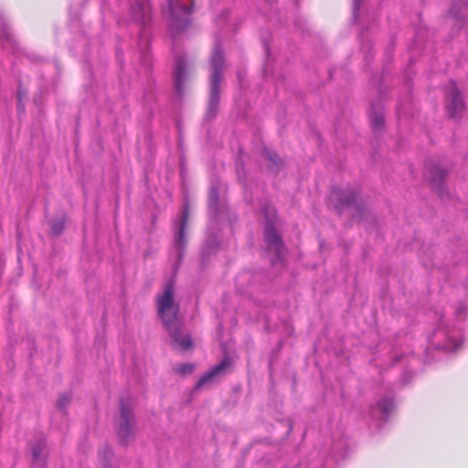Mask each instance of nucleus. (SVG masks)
I'll use <instances>...</instances> for the list:
<instances>
[{
	"mask_svg": "<svg viewBox=\"0 0 468 468\" xmlns=\"http://www.w3.org/2000/svg\"><path fill=\"white\" fill-rule=\"evenodd\" d=\"M175 279H169L162 292L156 296L157 313L167 330L171 341L181 350H188L193 343L188 333L184 331L183 321L179 316L180 304L176 302Z\"/></svg>",
	"mask_w": 468,
	"mask_h": 468,
	"instance_id": "1",
	"label": "nucleus"
},
{
	"mask_svg": "<svg viewBox=\"0 0 468 468\" xmlns=\"http://www.w3.org/2000/svg\"><path fill=\"white\" fill-rule=\"evenodd\" d=\"M224 54L219 43H217L210 58V96L206 113V120L214 119L218 113L220 101V81L223 78Z\"/></svg>",
	"mask_w": 468,
	"mask_h": 468,
	"instance_id": "2",
	"label": "nucleus"
},
{
	"mask_svg": "<svg viewBox=\"0 0 468 468\" xmlns=\"http://www.w3.org/2000/svg\"><path fill=\"white\" fill-rule=\"evenodd\" d=\"M261 211L264 214L266 219L264 227V240L266 242L268 250L273 252L275 256V258L272 260V263L275 264L277 261L282 260L285 252V247L283 245L282 237L274 228L277 213L275 208L268 204L261 207Z\"/></svg>",
	"mask_w": 468,
	"mask_h": 468,
	"instance_id": "3",
	"label": "nucleus"
},
{
	"mask_svg": "<svg viewBox=\"0 0 468 468\" xmlns=\"http://www.w3.org/2000/svg\"><path fill=\"white\" fill-rule=\"evenodd\" d=\"M170 14V29L173 37L189 25L194 0H167Z\"/></svg>",
	"mask_w": 468,
	"mask_h": 468,
	"instance_id": "4",
	"label": "nucleus"
},
{
	"mask_svg": "<svg viewBox=\"0 0 468 468\" xmlns=\"http://www.w3.org/2000/svg\"><path fill=\"white\" fill-rule=\"evenodd\" d=\"M359 187L347 186L343 188H334L331 197L335 201V207L336 210L340 211L344 207H354L357 215L362 216L366 207L359 202Z\"/></svg>",
	"mask_w": 468,
	"mask_h": 468,
	"instance_id": "5",
	"label": "nucleus"
},
{
	"mask_svg": "<svg viewBox=\"0 0 468 468\" xmlns=\"http://www.w3.org/2000/svg\"><path fill=\"white\" fill-rule=\"evenodd\" d=\"M120 406V420L116 432L121 443L127 445L133 435L134 416L132 408L123 399L121 400Z\"/></svg>",
	"mask_w": 468,
	"mask_h": 468,
	"instance_id": "6",
	"label": "nucleus"
},
{
	"mask_svg": "<svg viewBox=\"0 0 468 468\" xmlns=\"http://www.w3.org/2000/svg\"><path fill=\"white\" fill-rule=\"evenodd\" d=\"M189 217L187 205H185L181 217L175 223V233L173 239L174 250L176 253L177 263H180L184 257V251L186 244V229Z\"/></svg>",
	"mask_w": 468,
	"mask_h": 468,
	"instance_id": "7",
	"label": "nucleus"
},
{
	"mask_svg": "<svg viewBox=\"0 0 468 468\" xmlns=\"http://www.w3.org/2000/svg\"><path fill=\"white\" fill-rule=\"evenodd\" d=\"M190 63L184 54L176 55L174 68V81L176 92L181 96L185 91V83L187 80Z\"/></svg>",
	"mask_w": 468,
	"mask_h": 468,
	"instance_id": "8",
	"label": "nucleus"
},
{
	"mask_svg": "<svg viewBox=\"0 0 468 468\" xmlns=\"http://www.w3.org/2000/svg\"><path fill=\"white\" fill-rule=\"evenodd\" d=\"M448 171L438 165H431L426 167L425 176L432 184V187L438 195L443 198L448 196V191L444 186V182L448 176Z\"/></svg>",
	"mask_w": 468,
	"mask_h": 468,
	"instance_id": "9",
	"label": "nucleus"
},
{
	"mask_svg": "<svg viewBox=\"0 0 468 468\" xmlns=\"http://www.w3.org/2000/svg\"><path fill=\"white\" fill-rule=\"evenodd\" d=\"M447 112L448 115L453 119H460L461 114L464 109V102L460 90L457 89L454 82H451L450 88L447 90Z\"/></svg>",
	"mask_w": 468,
	"mask_h": 468,
	"instance_id": "10",
	"label": "nucleus"
},
{
	"mask_svg": "<svg viewBox=\"0 0 468 468\" xmlns=\"http://www.w3.org/2000/svg\"><path fill=\"white\" fill-rule=\"evenodd\" d=\"M32 465L34 468H47L48 449L46 440L38 438L30 444Z\"/></svg>",
	"mask_w": 468,
	"mask_h": 468,
	"instance_id": "11",
	"label": "nucleus"
},
{
	"mask_svg": "<svg viewBox=\"0 0 468 468\" xmlns=\"http://www.w3.org/2000/svg\"><path fill=\"white\" fill-rule=\"evenodd\" d=\"M229 365H230V358L228 357V356L224 357L220 361L219 364L212 367L209 370L205 372L199 378V379L197 380V384L195 386V388L196 389H200L203 387H205L206 385H208V384L212 383L215 380L216 378L225 374L226 369L229 367Z\"/></svg>",
	"mask_w": 468,
	"mask_h": 468,
	"instance_id": "12",
	"label": "nucleus"
},
{
	"mask_svg": "<svg viewBox=\"0 0 468 468\" xmlns=\"http://www.w3.org/2000/svg\"><path fill=\"white\" fill-rule=\"evenodd\" d=\"M150 12L151 7L149 0H135L131 6L133 18L144 25L149 20Z\"/></svg>",
	"mask_w": 468,
	"mask_h": 468,
	"instance_id": "13",
	"label": "nucleus"
},
{
	"mask_svg": "<svg viewBox=\"0 0 468 468\" xmlns=\"http://www.w3.org/2000/svg\"><path fill=\"white\" fill-rule=\"evenodd\" d=\"M394 408V403L389 399H383L371 408L372 418L387 420Z\"/></svg>",
	"mask_w": 468,
	"mask_h": 468,
	"instance_id": "14",
	"label": "nucleus"
},
{
	"mask_svg": "<svg viewBox=\"0 0 468 468\" xmlns=\"http://www.w3.org/2000/svg\"><path fill=\"white\" fill-rule=\"evenodd\" d=\"M265 153L268 160L271 162L270 169L274 173H278L283 166V160L281 159L274 152L267 150Z\"/></svg>",
	"mask_w": 468,
	"mask_h": 468,
	"instance_id": "15",
	"label": "nucleus"
},
{
	"mask_svg": "<svg viewBox=\"0 0 468 468\" xmlns=\"http://www.w3.org/2000/svg\"><path fill=\"white\" fill-rule=\"evenodd\" d=\"M219 202L218 188L216 186H212L208 193V207L215 213L218 212Z\"/></svg>",
	"mask_w": 468,
	"mask_h": 468,
	"instance_id": "16",
	"label": "nucleus"
},
{
	"mask_svg": "<svg viewBox=\"0 0 468 468\" xmlns=\"http://www.w3.org/2000/svg\"><path fill=\"white\" fill-rule=\"evenodd\" d=\"M64 219L63 218H58L54 219L50 223V231L52 235L58 236L60 235L64 230Z\"/></svg>",
	"mask_w": 468,
	"mask_h": 468,
	"instance_id": "17",
	"label": "nucleus"
},
{
	"mask_svg": "<svg viewBox=\"0 0 468 468\" xmlns=\"http://www.w3.org/2000/svg\"><path fill=\"white\" fill-rule=\"evenodd\" d=\"M71 396L70 394H61L57 401V409L61 410L63 413L66 412V410L70 402Z\"/></svg>",
	"mask_w": 468,
	"mask_h": 468,
	"instance_id": "18",
	"label": "nucleus"
},
{
	"mask_svg": "<svg viewBox=\"0 0 468 468\" xmlns=\"http://www.w3.org/2000/svg\"><path fill=\"white\" fill-rule=\"evenodd\" d=\"M371 123L374 130H379L384 125V116L381 112H373Z\"/></svg>",
	"mask_w": 468,
	"mask_h": 468,
	"instance_id": "19",
	"label": "nucleus"
},
{
	"mask_svg": "<svg viewBox=\"0 0 468 468\" xmlns=\"http://www.w3.org/2000/svg\"><path fill=\"white\" fill-rule=\"evenodd\" d=\"M194 370V365L186 363V364H179L176 366V371L181 375H186L191 374Z\"/></svg>",
	"mask_w": 468,
	"mask_h": 468,
	"instance_id": "20",
	"label": "nucleus"
},
{
	"mask_svg": "<svg viewBox=\"0 0 468 468\" xmlns=\"http://www.w3.org/2000/svg\"><path fill=\"white\" fill-rule=\"evenodd\" d=\"M363 0H353V17L355 20L357 19L359 9Z\"/></svg>",
	"mask_w": 468,
	"mask_h": 468,
	"instance_id": "21",
	"label": "nucleus"
},
{
	"mask_svg": "<svg viewBox=\"0 0 468 468\" xmlns=\"http://www.w3.org/2000/svg\"><path fill=\"white\" fill-rule=\"evenodd\" d=\"M2 34L6 41L10 42L12 45L15 44V39L13 37V35L11 34V32L9 31V29L6 27H3Z\"/></svg>",
	"mask_w": 468,
	"mask_h": 468,
	"instance_id": "22",
	"label": "nucleus"
},
{
	"mask_svg": "<svg viewBox=\"0 0 468 468\" xmlns=\"http://www.w3.org/2000/svg\"><path fill=\"white\" fill-rule=\"evenodd\" d=\"M441 332V329H437V330H436V334H440Z\"/></svg>",
	"mask_w": 468,
	"mask_h": 468,
	"instance_id": "23",
	"label": "nucleus"
}]
</instances>
